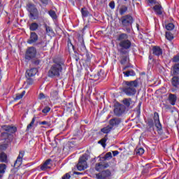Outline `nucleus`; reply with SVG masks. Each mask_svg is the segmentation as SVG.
Returning <instances> with one entry per match:
<instances>
[{
	"mask_svg": "<svg viewBox=\"0 0 179 179\" xmlns=\"http://www.w3.org/2000/svg\"><path fill=\"white\" fill-rule=\"evenodd\" d=\"M2 131H6V132H8V134H15L17 131V129L15 126L10 125H3L1 127Z\"/></svg>",
	"mask_w": 179,
	"mask_h": 179,
	"instance_id": "9d476101",
	"label": "nucleus"
},
{
	"mask_svg": "<svg viewBox=\"0 0 179 179\" xmlns=\"http://www.w3.org/2000/svg\"><path fill=\"white\" fill-rule=\"evenodd\" d=\"M45 29L46 30V34L48 36H54V31L52 30V28H51L50 26H48L47 24H45Z\"/></svg>",
	"mask_w": 179,
	"mask_h": 179,
	"instance_id": "393cba45",
	"label": "nucleus"
},
{
	"mask_svg": "<svg viewBox=\"0 0 179 179\" xmlns=\"http://www.w3.org/2000/svg\"><path fill=\"white\" fill-rule=\"evenodd\" d=\"M123 87V92L127 96H134L136 93V87L138 86V80L126 81Z\"/></svg>",
	"mask_w": 179,
	"mask_h": 179,
	"instance_id": "f03ea898",
	"label": "nucleus"
},
{
	"mask_svg": "<svg viewBox=\"0 0 179 179\" xmlns=\"http://www.w3.org/2000/svg\"><path fill=\"white\" fill-rule=\"evenodd\" d=\"M165 29L166 30L171 31V30H174V24L173 23H169L165 26Z\"/></svg>",
	"mask_w": 179,
	"mask_h": 179,
	"instance_id": "e433bc0d",
	"label": "nucleus"
},
{
	"mask_svg": "<svg viewBox=\"0 0 179 179\" xmlns=\"http://www.w3.org/2000/svg\"><path fill=\"white\" fill-rule=\"evenodd\" d=\"M128 59H129L128 57H122L120 62H121V64H124L128 62Z\"/></svg>",
	"mask_w": 179,
	"mask_h": 179,
	"instance_id": "de8ad7c7",
	"label": "nucleus"
},
{
	"mask_svg": "<svg viewBox=\"0 0 179 179\" xmlns=\"http://www.w3.org/2000/svg\"><path fill=\"white\" fill-rule=\"evenodd\" d=\"M50 97L53 99H57L58 97V92L57 90H53L50 92Z\"/></svg>",
	"mask_w": 179,
	"mask_h": 179,
	"instance_id": "c9c22d12",
	"label": "nucleus"
},
{
	"mask_svg": "<svg viewBox=\"0 0 179 179\" xmlns=\"http://www.w3.org/2000/svg\"><path fill=\"white\" fill-rule=\"evenodd\" d=\"M85 57H86V62H90V59H92V56L90 55L89 52L86 51Z\"/></svg>",
	"mask_w": 179,
	"mask_h": 179,
	"instance_id": "37998d69",
	"label": "nucleus"
},
{
	"mask_svg": "<svg viewBox=\"0 0 179 179\" xmlns=\"http://www.w3.org/2000/svg\"><path fill=\"white\" fill-rule=\"evenodd\" d=\"M70 178H71V175H69V173H66L65 176H64L62 179H70Z\"/></svg>",
	"mask_w": 179,
	"mask_h": 179,
	"instance_id": "3c124183",
	"label": "nucleus"
},
{
	"mask_svg": "<svg viewBox=\"0 0 179 179\" xmlns=\"http://www.w3.org/2000/svg\"><path fill=\"white\" fill-rule=\"evenodd\" d=\"M36 55H37V49H36V48L31 46L27 49L24 58L27 61H31V59H34V57Z\"/></svg>",
	"mask_w": 179,
	"mask_h": 179,
	"instance_id": "39448f33",
	"label": "nucleus"
},
{
	"mask_svg": "<svg viewBox=\"0 0 179 179\" xmlns=\"http://www.w3.org/2000/svg\"><path fill=\"white\" fill-rule=\"evenodd\" d=\"M103 159L104 160H110V159H113V154L111 153V152H107L105 155Z\"/></svg>",
	"mask_w": 179,
	"mask_h": 179,
	"instance_id": "58836bf2",
	"label": "nucleus"
},
{
	"mask_svg": "<svg viewBox=\"0 0 179 179\" xmlns=\"http://www.w3.org/2000/svg\"><path fill=\"white\" fill-rule=\"evenodd\" d=\"M97 179H110L111 178V171L108 169L102 171L101 172L96 174Z\"/></svg>",
	"mask_w": 179,
	"mask_h": 179,
	"instance_id": "1a4fd4ad",
	"label": "nucleus"
},
{
	"mask_svg": "<svg viewBox=\"0 0 179 179\" xmlns=\"http://www.w3.org/2000/svg\"><path fill=\"white\" fill-rule=\"evenodd\" d=\"M172 85L174 87H178L179 86V78L177 76H174L172 78Z\"/></svg>",
	"mask_w": 179,
	"mask_h": 179,
	"instance_id": "bb28decb",
	"label": "nucleus"
},
{
	"mask_svg": "<svg viewBox=\"0 0 179 179\" xmlns=\"http://www.w3.org/2000/svg\"><path fill=\"white\" fill-rule=\"evenodd\" d=\"M169 101L172 106H174L176 104V101H177V96H176V94H170Z\"/></svg>",
	"mask_w": 179,
	"mask_h": 179,
	"instance_id": "6ab92c4d",
	"label": "nucleus"
},
{
	"mask_svg": "<svg viewBox=\"0 0 179 179\" xmlns=\"http://www.w3.org/2000/svg\"><path fill=\"white\" fill-rule=\"evenodd\" d=\"M124 1H127V0H124Z\"/></svg>",
	"mask_w": 179,
	"mask_h": 179,
	"instance_id": "69168bd1",
	"label": "nucleus"
},
{
	"mask_svg": "<svg viewBox=\"0 0 179 179\" xmlns=\"http://www.w3.org/2000/svg\"><path fill=\"white\" fill-rule=\"evenodd\" d=\"M136 155H138V156H142V155L145 153V150L142 148H140L136 151Z\"/></svg>",
	"mask_w": 179,
	"mask_h": 179,
	"instance_id": "79ce46f5",
	"label": "nucleus"
},
{
	"mask_svg": "<svg viewBox=\"0 0 179 179\" xmlns=\"http://www.w3.org/2000/svg\"><path fill=\"white\" fill-rule=\"evenodd\" d=\"M154 121L157 129L158 131H162V124L160 123V120L159 119V113H157V112L154 113Z\"/></svg>",
	"mask_w": 179,
	"mask_h": 179,
	"instance_id": "f8f14e48",
	"label": "nucleus"
},
{
	"mask_svg": "<svg viewBox=\"0 0 179 179\" xmlns=\"http://www.w3.org/2000/svg\"><path fill=\"white\" fill-rule=\"evenodd\" d=\"M6 144H3V145H0V150H5L6 149Z\"/></svg>",
	"mask_w": 179,
	"mask_h": 179,
	"instance_id": "864d4df0",
	"label": "nucleus"
},
{
	"mask_svg": "<svg viewBox=\"0 0 179 179\" xmlns=\"http://www.w3.org/2000/svg\"><path fill=\"white\" fill-rule=\"evenodd\" d=\"M136 27H137V29H139V25H138V24H136Z\"/></svg>",
	"mask_w": 179,
	"mask_h": 179,
	"instance_id": "e2e57ef3",
	"label": "nucleus"
},
{
	"mask_svg": "<svg viewBox=\"0 0 179 179\" xmlns=\"http://www.w3.org/2000/svg\"><path fill=\"white\" fill-rule=\"evenodd\" d=\"M5 170H6V165L5 164H0V178L5 174Z\"/></svg>",
	"mask_w": 179,
	"mask_h": 179,
	"instance_id": "cd10ccee",
	"label": "nucleus"
},
{
	"mask_svg": "<svg viewBox=\"0 0 179 179\" xmlns=\"http://www.w3.org/2000/svg\"><path fill=\"white\" fill-rule=\"evenodd\" d=\"M108 138H107V136H105L103 138L101 139L98 143H100V145H101V146H103V148H106V143L107 142V140Z\"/></svg>",
	"mask_w": 179,
	"mask_h": 179,
	"instance_id": "2f4dec72",
	"label": "nucleus"
},
{
	"mask_svg": "<svg viewBox=\"0 0 179 179\" xmlns=\"http://www.w3.org/2000/svg\"><path fill=\"white\" fill-rule=\"evenodd\" d=\"M27 10L29 13V17H31V19H36V16H38V10L34 5L28 4Z\"/></svg>",
	"mask_w": 179,
	"mask_h": 179,
	"instance_id": "0eeeda50",
	"label": "nucleus"
},
{
	"mask_svg": "<svg viewBox=\"0 0 179 179\" xmlns=\"http://www.w3.org/2000/svg\"><path fill=\"white\" fill-rule=\"evenodd\" d=\"M51 163V159L46 160L44 164L41 166V170L44 171V170H47V169H50L51 166H50Z\"/></svg>",
	"mask_w": 179,
	"mask_h": 179,
	"instance_id": "a211bd4d",
	"label": "nucleus"
},
{
	"mask_svg": "<svg viewBox=\"0 0 179 179\" xmlns=\"http://www.w3.org/2000/svg\"><path fill=\"white\" fill-rule=\"evenodd\" d=\"M81 13H82L83 17H87L89 16V11L85 8L81 9Z\"/></svg>",
	"mask_w": 179,
	"mask_h": 179,
	"instance_id": "72a5a7b5",
	"label": "nucleus"
},
{
	"mask_svg": "<svg viewBox=\"0 0 179 179\" xmlns=\"http://www.w3.org/2000/svg\"><path fill=\"white\" fill-rule=\"evenodd\" d=\"M113 131V127L108 125L101 129V131L103 132V134H110Z\"/></svg>",
	"mask_w": 179,
	"mask_h": 179,
	"instance_id": "4be33fe9",
	"label": "nucleus"
},
{
	"mask_svg": "<svg viewBox=\"0 0 179 179\" xmlns=\"http://www.w3.org/2000/svg\"><path fill=\"white\" fill-rule=\"evenodd\" d=\"M0 162L1 163H6L8 162V155L5 152L0 153Z\"/></svg>",
	"mask_w": 179,
	"mask_h": 179,
	"instance_id": "b1692460",
	"label": "nucleus"
},
{
	"mask_svg": "<svg viewBox=\"0 0 179 179\" xmlns=\"http://www.w3.org/2000/svg\"><path fill=\"white\" fill-rule=\"evenodd\" d=\"M50 110L51 108L48 106H46L42 110V113H43V114H47L48 113H50Z\"/></svg>",
	"mask_w": 179,
	"mask_h": 179,
	"instance_id": "a18cd8bd",
	"label": "nucleus"
},
{
	"mask_svg": "<svg viewBox=\"0 0 179 179\" xmlns=\"http://www.w3.org/2000/svg\"><path fill=\"white\" fill-rule=\"evenodd\" d=\"M38 99L39 100H43V99H45V95H44L43 93H41L39 94Z\"/></svg>",
	"mask_w": 179,
	"mask_h": 179,
	"instance_id": "8fccbe9b",
	"label": "nucleus"
},
{
	"mask_svg": "<svg viewBox=\"0 0 179 179\" xmlns=\"http://www.w3.org/2000/svg\"><path fill=\"white\" fill-rule=\"evenodd\" d=\"M64 65L65 62L63 60L55 62L48 73L49 78H59L61 73H62V68Z\"/></svg>",
	"mask_w": 179,
	"mask_h": 179,
	"instance_id": "f257e3e1",
	"label": "nucleus"
},
{
	"mask_svg": "<svg viewBox=\"0 0 179 179\" xmlns=\"http://www.w3.org/2000/svg\"><path fill=\"white\" fill-rule=\"evenodd\" d=\"M38 72L37 69L32 68L31 69H29L26 72V77L27 78H31L33 76H35Z\"/></svg>",
	"mask_w": 179,
	"mask_h": 179,
	"instance_id": "dca6fc26",
	"label": "nucleus"
},
{
	"mask_svg": "<svg viewBox=\"0 0 179 179\" xmlns=\"http://www.w3.org/2000/svg\"><path fill=\"white\" fill-rule=\"evenodd\" d=\"M34 122H36V117H34L29 124L27 127V131H30L33 128V125H34Z\"/></svg>",
	"mask_w": 179,
	"mask_h": 179,
	"instance_id": "7c9ffc66",
	"label": "nucleus"
},
{
	"mask_svg": "<svg viewBox=\"0 0 179 179\" xmlns=\"http://www.w3.org/2000/svg\"><path fill=\"white\" fill-rule=\"evenodd\" d=\"M149 3L151 5H155V3H157V1L156 0H148Z\"/></svg>",
	"mask_w": 179,
	"mask_h": 179,
	"instance_id": "603ef678",
	"label": "nucleus"
},
{
	"mask_svg": "<svg viewBox=\"0 0 179 179\" xmlns=\"http://www.w3.org/2000/svg\"><path fill=\"white\" fill-rule=\"evenodd\" d=\"M25 85H27L24 87V89H29V86L34 85V80H33V78H28L27 79Z\"/></svg>",
	"mask_w": 179,
	"mask_h": 179,
	"instance_id": "a878e982",
	"label": "nucleus"
},
{
	"mask_svg": "<svg viewBox=\"0 0 179 179\" xmlns=\"http://www.w3.org/2000/svg\"><path fill=\"white\" fill-rule=\"evenodd\" d=\"M38 40V36L36 32H31L30 37L27 41L28 44H34Z\"/></svg>",
	"mask_w": 179,
	"mask_h": 179,
	"instance_id": "4468645a",
	"label": "nucleus"
},
{
	"mask_svg": "<svg viewBox=\"0 0 179 179\" xmlns=\"http://www.w3.org/2000/svg\"><path fill=\"white\" fill-rule=\"evenodd\" d=\"M117 41H120L119 45L122 50H129L131 48V41L128 40V35L127 34H120L118 35Z\"/></svg>",
	"mask_w": 179,
	"mask_h": 179,
	"instance_id": "7ed1b4c3",
	"label": "nucleus"
},
{
	"mask_svg": "<svg viewBox=\"0 0 179 179\" xmlns=\"http://www.w3.org/2000/svg\"><path fill=\"white\" fill-rule=\"evenodd\" d=\"M38 29V24L36 22H33L29 25V30L31 31H36Z\"/></svg>",
	"mask_w": 179,
	"mask_h": 179,
	"instance_id": "c85d7f7f",
	"label": "nucleus"
},
{
	"mask_svg": "<svg viewBox=\"0 0 179 179\" xmlns=\"http://www.w3.org/2000/svg\"><path fill=\"white\" fill-rule=\"evenodd\" d=\"M149 59H150V61H152L153 59V57H152V55H150L149 56Z\"/></svg>",
	"mask_w": 179,
	"mask_h": 179,
	"instance_id": "052dcab7",
	"label": "nucleus"
},
{
	"mask_svg": "<svg viewBox=\"0 0 179 179\" xmlns=\"http://www.w3.org/2000/svg\"><path fill=\"white\" fill-rule=\"evenodd\" d=\"M121 23L123 27H131L134 23V18L129 15L121 17Z\"/></svg>",
	"mask_w": 179,
	"mask_h": 179,
	"instance_id": "423d86ee",
	"label": "nucleus"
},
{
	"mask_svg": "<svg viewBox=\"0 0 179 179\" xmlns=\"http://www.w3.org/2000/svg\"><path fill=\"white\" fill-rule=\"evenodd\" d=\"M109 165L107 163H103V162H99L96 163L95 164V170L96 171H101V170H104V169L108 168Z\"/></svg>",
	"mask_w": 179,
	"mask_h": 179,
	"instance_id": "ddd939ff",
	"label": "nucleus"
},
{
	"mask_svg": "<svg viewBox=\"0 0 179 179\" xmlns=\"http://www.w3.org/2000/svg\"><path fill=\"white\" fill-rule=\"evenodd\" d=\"M123 103L126 107H129L131 106V99H123Z\"/></svg>",
	"mask_w": 179,
	"mask_h": 179,
	"instance_id": "ea45409f",
	"label": "nucleus"
},
{
	"mask_svg": "<svg viewBox=\"0 0 179 179\" xmlns=\"http://www.w3.org/2000/svg\"><path fill=\"white\" fill-rule=\"evenodd\" d=\"M39 125H46V127H51V123L48 121H43L39 122Z\"/></svg>",
	"mask_w": 179,
	"mask_h": 179,
	"instance_id": "c03bdc74",
	"label": "nucleus"
},
{
	"mask_svg": "<svg viewBox=\"0 0 179 179\" xmlns=\"http://www.w3.org/2000/svg\"><path fill=\"white\" fill-rule=\"evenodd\" d=\"M24 157V151H20L19 155L14 164L15 167H20L22 162H23V157Z\"/></svg>",
	"mask_w": 179,
	"mask_h": 179,
	"instance_id": "9b49d317",
	"label": "nucleus"
},
{
	"mask_svg": "<svg viewBox=\"0 0 179 179\" xmlns=\"http://www.w3.org/2000/svg\"><path fill=\"white\" fill-rule=\"evenodd\" d=\"M172 71L173 75H179V63H176L172 66Z\"/></svg>",
	"mask_w": 179,
	"mask_h": 179,
	"instance_id": "5701e85b",
	"label": "nucleus"
},
{
	"mask_svg": "<svg viewBox=\"0 0 179 179\" xmlns=\"http://www.w3.org/2000/svg\"><path fill=\"white\" fill-rule=\"evenodd\" d=\"M152 54L157 57H160L163 54V50L159 46H154L152 48Z\"/></svg>",
	"mask_w": 179,
	"mask_h": 179,
	"instance_id": "2eb2a0df",
	"label": "nucleus"
},
{
	"mask_svg": "<svg viewBox=\"0 0 179 179\" xmlns=\"http://www.w3.org/2000/svg\"><path fill=\"white\" fill-rule=\"evenodd\" d=\"M125 113V106L122 104L116 103L114 108V114L117 117L122 115Z\"/></svg>",
	"mask_w": 179,
	"mask_h": 179,
	"instance_id": "6e6552de",
	"label": "nucleus"
},
{
	"mask_svg": "<svg viewBox=\"0 0 179 179\" xmlns=\"http://www.w3.org/2000/svg\"><path fill=\"white\" fill-rule=\"evenodd\" d=\"M127 68H128L127 66H125L123 68V71H125V69H127Z\"/></svg>",
	"mask_w": 179,
	"mask_h": 179,
	"instance_id": "680f3d73",
	"label": "nucleus"
},
{
	"mask_svg": "<svg viewBox=\"0 0 179 179\" xmlns=\"http://www.w3.org/2000/svg\"><path fill=\"white\" fill-rule=\"evenodd\" d=\"M3 136H8V133H2L1 137L3 138Z\"/></svg>",
	"mask_w": 179,
	"mask_h": 179,
	"instance_id": "13d9d810",
	"label": "nucleus"
},
{
	"mask_svg": "<svg viewBox=\"0 0 179 179\" xmlns=\"http://www.w3.org/2000/svg\"><path fill=\"white\" fill-rule=\"evenodd\" d=\"M113 155L114 157L117 156V155H120V152L118 150L113 151Z\"/></svg>",
	"mask_w": 179,
	"mask_h": 179,
	"instance_id": "5fc2aeb1",
	"label": "nucleus"
},
{
	"mask_svg": "<svg viewBox=\"0 0 179 179\" xmlns=\"http://www.w3.org/2000/svg\"><path fill=\"white\" fill-rule=\"evenodd\" d=\"M42 45L41 46V48H43V50H44V47H47V43H41Z\"/></svg>",
	"mask_w": 179,
	"mask_h": 179,
	"instance_id": "4d7b16f0",
	"label": "nucleus"
},
{
	"mask_svg": "<svg viewBox=\"0 0 179 179\" xmlns=\"http://www.w3.org/2000/svg\"><path fill=\"white\" fill-rule=\"evenodd\" d=\"M109 6L110 9H114L115 8V3L114 1H110L109 3Z\"/></svg>",
	"mask_w": 179,
	"mask_h": 179,
	"instance_id": "09e8293b",
	"label": "nucleus"
},
{
	"mask_svg": "<svg viewBox=\"0 0 179 179\" xmlns=\"http://www.w3.org/2000/svg\"><path fill=\"white\" fill-rule=\"evenodd\" d=\"M134 1H136V0H133V2H134Z\"/></svg>",
	"mask_w": 179,
	"mask_h": 179,
	"instance_id": "0e129e2a",
	"label": "nucleus"
},
{
	"mask_svg": "<svg viewBox=\"0 0 179 179\" xmlns=\"http://www.w3.org/2000/svg\"><path fill=\"white\" fill-rule=\"evenodd\" d=\"M123 73H124V76H126V78H128L129 76H135V75H136L135 73V71H134V70L124 71Z\"/></svg>",
	"mask_w": 179,
	"mask_h": 179,
	"instance_id": "c756f323",
	"label": "nucleus"
},
{
	"mask_svg": "<svg viewBox=\"0 0 179 179\" xmlns=\"http://www.w3.org/2000/svg\"><path fill=\"white\" fill-rule=\"evenodd\" d=\"M87 167V155H83L79 159L77 164V169L79 171H83V170H86Z\"/></svg>",
	"mask_w": 179,
	"mask_h": 179,
	"instance_id": "20e7f679",
	"label": "nucleus"
},
{
	"mask_svg": "<svg viewBox=\"0 0 179 179\" xmlns=\"http://www.w3.org/2000/svg\"><path fill=\"white\" fill-rule=\"evenodd\" d=\"M128 10V7L125 6H122L121 8H120V15H124Z\"/></svg>",
	"mask_w": 179,
	"mask_h": 179,
	"instance_id": "f704fd0d",
	"label": "nucleus"
},
{
	"mask_svg": "<svg viewBox=\"0 0 179 179\" xmlns=\"http://www.w3.org/2000/svg\"><path fill=\"white\" fill-rule=\"evenodd\" d=\"M120 122H121V120H120V118L115 117L113 119H111L109 121V124H110L109 126L113 128V127H117V125H120Z\"/></svg>",
	"mask_w": 179,
	"mask_h": 179,
	"instance_id": "f3484780",
	"label": "nucleus"
},
{
	"mask_svg": "<svg viewBox=\"0 0 179 179\" xmlns=\"http://www.w3.org/2000/svg\"><path fill=\"white\" fill-rule=\"evenodd\" d=\"M154 10L157 15H162L163 13V8L160 4H157L154 6Z\"/></svg>",
	"mask_w": 179,
	"mask_h": 179,
	"instance_id": "aec40b11",
	"label": "nucleus"
},
{
	"mask_svg": "<svg viewBox=\"0 0 179 179\" xmlns=\"http://www.w3.org/2000/svg\"><path fill=\"white\" fill-rule=\"evenodd\" d=\"M34 64H35V65H38L39 64H40V61L38 59V60H36L35 62H34Z\"/></svg>",
	"mask_w": 179,
	"mask_h": 179,
	"instance_id": "bf43d9fd",
	"label": "nucleus"
},
{
	"mask_svg": "<svg viewBox=\"0 0 179 179\" xmlns=\"http://www.w3.org/2000/svg\"><path fill=\"white\" fill-rule=\"evenodd\" d=\"M48 13L52 19H57V13H55V11L51 10L48 12Z\"/></svg>",
	"mask_w": 179,
	"mask_h": 179,
	"instance_id": "a19ab883",
	"label": "nucleus"
},
{
	"mask_svg": "<svg viewBox=\"0 0 179 179\" xmlns=\"http://www.w3.org/2000/svg\"><path fill=\"white\" fill-rule=\"evenodd\" d=\"M48 1L49 0H41V1L42 2V3H43V5H48Z\"/></svg>",
	"mask_w": 179,
	"mask_h": 179,
	"instance_id": "6e6d98bb",
	"label": "nucleus"
},
{
	"mask_svg": "<svg viewBox=\"0 0 179 179\" xmlns=\"http://www.w3.org/2000/svg\"><path fill=\"white\" fill-rule=\"evenodd\" d=\"M166 38L169 40V41H171L173 38H174V36H173V34L171 32H166Z\"/></svg>",
	"mask_w": 179,
	"mask_h": 179,
	"instance_id": "4c0bfd02",
	"label": "nucleus"
},
{
	"mask_svg": "<svg viewBox=\"0 0 179 179\" xmlns=\"http://www.w3.org/2000/svg\"><path fill=\"white\" fill-rule=\"evenodd\" d=\"M155 129V123L153 122V120H150L148 122V127H147V131L149 132H151V131H153Z\"/></svg>",
	"mask_w": 179,
	"mask_h": 179,
	"instance_id": "412c9836",
	"label": "nucleus"
},
{
	"mask_svg": "<svg viewBox=\"0 0 179 179\" xmlns=\"http://www.w3.org/2000/svg\"><path fill=\"white\" fill-rule=\"evenodd\" d=\"M24 94H26V91H23L22 93L20 94H17L14 100H20V99L23 98V96H24Z\"/></svg>",
	"mask_w": 179,
	"mask_h": 179,
	"instance_id": "473e14b6",
	"label": "nucleus"
},
{
	"mask_svg": "<svg viewBox=\"0 0 179 179\" xmlns=\"http://www.w3.org/2000/svg\"><path fill=\"white\" fill-rule=\"evenodd\" d=\"M172 62H179V54L175 55L172 58Z\"/></svg>",
	"mask_w": 179,
	"mask_h": 179,
	"instance_id": "49530a36",
	"label": "nucleus"
}]
</instances>
